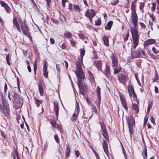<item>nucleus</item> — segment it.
I'll return each mask as SVG.
<instances>
[{
  "label": "nucleus",
  "instance_id": "f257e3e1",
  "mask_svg": "<svg viewBox=\"0 0 159 159\" xmlns=\"http://www.w3.org/2000/svg\"><path fill=\"white\" fill-rule=\"evenodd\" d=\"M12 22L15 27H16L17 30L20 32H21V29L23 34L25 36L30 34L29 32V29L28 26L25 24L24 25L22 24H21L20 26L17 21V18L15 16L13 17Z\"/></svg>",
  "mask_w": 159,
  "mask_h": 159
},
{
  "label": "nucleus",
  "instance_id": "f03ea898",
  "mask_svg": "<svg viewBox=\"0 0 159 159\" xmlns=\"http://www.w3.org/2000/svg\"><path fill=\"white\" fill-rule=\"evenodd\" d=\"M130 32L133 39V48L135 49L139 44V35L137 30L130 29Z\"/></svg>",
  "mask_w": 159,
  "mask_h": 159
},
{
  "label": "nucleus",
  "instance_id": "7ed1b4c3",
  "mask_svg": "<svg viewBox=\"0 0 159 159\" xmlns=\"http://www.w3.org/2000/svg\"><path fill=\"white\" fill-rule=\"evenodd\" d=\"M5 99V98H2L3 107L2 108H1V110L4 114L5 116L7 118H9L10 115V107L8 103Z\"/></svg>",
  "mask_w": 159,
  "mask_h": 159
},
{
  "label": "nucleus",
  "instance_id": "20e7f679",
  "mask_svg": "<svg viewBox=\"0 0 159 159\" xmlns=\"http://www.w3.org/2000/svg\"><path fill=\"white\" fill-rule=\"evenodd\" d=\"M126 119L129 129V133L131 135H132L134 134L133 125L135 126V120L132 116H127Z\"/></svg>",
  "mask_w": 159,
  "mask_h": 159
},
{
  "label": "nucleus",
  "instance_id": "39448f33",
  "mask_svg": "<svg viewBox=\"0 0 159 159\" xmlns=\"http://www.w3.org/2000/svg\"><path fill=\"white\" fill-rule=\"evenodd\" d=\"M78 85L79 89V93L84 96L88 92V88L85 84H83L81 81L77 82Z\"/></svg>",
  "mask_w": 159,
  "mask_h": 159
},
{
  "label": "nucleus",
  "instance_id": "423d86ee",
  "mask_svg": "<svg viewBox=\"0 0 159 159\" xmlns=\"http://www.w3.org/2000/svg\"><path fill=\"white\" fill-rule=\"evenodd\" d=\"M96 14L95 10L93 9H88L85 12L84 15L88 18L91 23H92L93 18Z\"/></svg>",
  "mask_w": 159,
  "mask_h": 159
},
{
  "label": "nucleus",
  "instance_id": "0eeeda50",
  "mask_svg": "<svg viewBox=\"0 0 159 159\" xmlns=\"http://www.w3.org/2000/svg\"><path fill=\"white\" fill-rule=\"evenodd\" d=\"M101 128L102 130L101 131L102 132V135L107 142H109V138L107 130L105 125L104 123H102L101 125Z\"/></svg>",
  "mask_w": 159,
  "mask_h": 159
},
{
  "label": "nucleus",
  "instance_id": "6e6552de",
  "mask_svg": "<svg viewBox=\"0 0 159 159\" xmlns=\"http://www.w3.org/2000/svg\"><path fill=\"white\" fill-rule=\"evenodd\" d=\"M141 49H137L136 50L134 51H131V58L133 59L135 58L139 57L141 55Z\"/></svg>",
  "mask_w": 159,
  "mask_h": 159
},
{
  "label": "nucleus",
  "instance_id": "1a4fd4ad",
  "mask_svg": "<svg viewBox=\"0 0 159 159\" xmlns=\"http://www.w3.org/2000/svg\"><path fill=\"white\" fill-rule=\"evenodd\" d=\"M111 58L112 60V67L118 66V60L117 56L116 54H112L111 56Z\"/></svg>",
  "mask_w": 159,
  "mask_h": 159
},
{
  "label": "nucleus",
  "instance_id": "9d476101",
  "mask_svg": "<svg viewBox=\"0 0 159 159\" xmlns=\"http://www.w3.org/2000/svg\"><path fill=\"white\" fill-rule=\"evenodd\" d=\"M129 97L132 98L133 96L134 98H137V95L135 93L134 88L132 85H129L127 86Z\"/></svg>",
  "mask_w": 159,
  "mask_h": 159
},
{
  "label": "nucleus",
  "instance_id": "9b49d317",
  "mask_svg": "<svg viewBox=\"0 0 159 159\" xmlns=\"http://www.w3.org/2000/svg\"><path fill=\"white\" fill-rule=\"evenodd\" d=\"M75 74L77 77V82L80 81H82L84 80V76L83 70H76Z\"/></svg>",
  "mask_w": 159,
  "mask_h": 159
},
{
  "label": "nucleus",
  "instance_id": "f8f14e48",
  "mask_svg": "<svg viewBox=\"0 0 159 159\" xmlns=\"http://www.w3.org/2000/svg\"><path fill=\"white\" fill-rule=\"evenodd\" d=\"M107 142L106 140H103L102 143V146L104 151L107 156H108L109 155V152L108 150V145L107 143Z\"/></svg>",
  "mask_w": 159,
  "mask_h": 159
},
{
  "label": "nucleus",
  "instance_id": "ddd939ff",
  "mask_svg": "<svg viewBox=\"0 0 159 159\" xmlns=\"http://www.w3.org/2000/svg\"><path fill=\"white\" fill-rule=\"evenodd\" d=\"M15 107L16 109L20 108L23 105V101L22 98L15 100Z\"/></svg>",
  "mask_w": 159,
  "mask_h": 159
},
{
  "label": "nucleus",
  "instance_id": "4468645a",
  "mask_svg": "<svg viewBox=\"0 0 159 159\" xmlns=\"http://www.w3.org/2000/svg\"><path fill=\"white\" fill-rule=\"evenodd\" d=\"M117 77L119 82L120 83L124 84L126 80V75L122 73H120L118 75Z\"/></svg>",
  "mask_w": 159,
  "mask_h": 159
},
{
  "label": "nucleus",
  "instance_id": "2eb2a0df",
  "mask_svg": "<svg viewBox=\"0 0 159 159\" xmlns=\"http://www.w3.org/2000/svg\"><path fill=\"white\" fill-rule=\"evenodd\" d=\"M0 4L2 7H4L7 13H10L11 9L10 7L7 5V4L6 3L4 2L1 0L0 1Z\"/></svg>",
  "mask_w": 159,
  "mask_h": 159
},
{
  "label": "nucleus",
  "instance_id": "dca6fc26",
  "mask_svg": "<svg viewBox=\"0 0 159 159\" xmlns=\"http://www.w3.org/2000/svg\"><path fill=\"white\" fill-rule=\"evenodd\" d=\"M47 62L46 61L45 62L43 68V76L46 78H48V72L47 71Z\"/></svg>",
  "mask_w": 159,
  "mask_h": 159
},
{
  "label": "nucleus",
  "instance_id": "f3484780",
  "mask_svg": "<svg viewBox=\"0 0 159 159\" xmlns=\"http://www.w3.org/2000/svg\"><path fill=\"white\" fill-rule=\"evenodd\" d=\"M53 106L54 110L56 113L57 119H58L59 110L58 104L57 103L54 102L53 103Z\"/></svg>",
  "mask_w": 159,
  "mask_h": 159
},
{
  "label": "nucleus",
  "instance_id": "a211bd4d",
  "mask_svg": "<svg viewBox=\"0 0 159 159\" xmlns=\"http://www.w3.org/2000/svg\"><path fill=\"white\" fill-rule=\"evenodd\" d=\"M39 97H36L33 96V99L34 103L38 107H40V105L43 103V101L38 98Z\"/></svg>",
  "mask_w": 159,
  "mask_h": 159
},
{
  "label": "nucleus",
  "instance_id": "6ab92c4d",
  "mask_svg": "<svg viewBox=\"0 0 159 159\" xmlns=\"http://www.w3.org/2000/svg\"><path fill=\"white\" fill-rule=\"evenodd\" d=\"M130 18L132 22L138 21V17L136 12H131Z\"/></svg>",
  "mask_w": 159,
  "mask_h": 159
},
{
  "label": "nucleus",
  "instance_id": "aec40b11",
  "mask_svg": "<svg viewBox=\"0 0 159 159\" xmlns=\"http://www.w3.org/2000/svg\"><path fill=\"white\" fill-rule=\"evenodd\" d=\"M104 44L107 47H109V38L107 35H104L102 38Z\"/></svg>",
  "mask_w": 159,
  "mask_h": 159
},
{
  "label": "nucleus",
  "instance_id": "412c9836",
  "mask_svg": "<svg viewBox=\"0 0 159 159\" xmlns=\"http://www.w3.org/2000/svg\"><path fill=\"white\" fill-rule=\"evenodd\" d=\"M156 43V40L154 39H150L146 40L144 42V45L148 46Z\"/></svg>",
  "mask_w": 159,
  "mask_h": 159
},
{
  "label": "nucleus",
  "instance_id": "4be33fe9",
  "mask_svg": "<svg viewBox=\"0 0 159 159\" xmlns=\"http://www.w3.org/2000/svg\"><path fill=\"white\" fill-rule=\"evenodd\" d=\"M50 124L52 125V127L54 128L57 127V120H55L54 116L52 117L49 120Z\"/></svg>",
  "mask_w": 159,
  "mask_h": 159
},
{
  "label": "nucleus",
  "instance_id": "5701e85b",
  "mask_svg": "<svg viewBox=\"0 0 159 159\" xmlns=\"http://www.w3.org/2000/svg\"><path fill=\"white\" fill-rule=\"evenodd\" d=\"M75 64L76 67V70H83L81 65L82 64L83 65V62H81V59H80L79 61H77Z\"/></svg>",
  "mask_w": 159,
  "mask_h": 159
},
{
  "label": "nucleus",
  "instance_id": "b1692460",
  "mask_svg": "<svg viewBox=\"0 0 159 159\" xmlns=\"http://www.w3.org/2000/svg\"><path fill=\"white\" fill-rule=\"evenodd\" d=\"M103 73L107 77H108L110 75L111 71H110V67L109 65H106V68Z\"/></svg>",
  "mask_w": 159,
  "mask_h": 159
},
{
  "label": "nucleus",
  "instance_id": "393cba45",
  "mask_svg": "<svg viewBox=\"0 0 159 159\" xmlns=\"http://www.w3.org/2000/svg\"><path fill=\"white\" fill-rule=\"evenodd\" d=\"M94 65L98 70L102 69V61L101 60L96 61L94 62Z\"/></svg>",
  "mask_w": 159,
  "mask_h": 159
},
{
  "label": "nucleus",
  "instance_id": "a878e982",
  "mask_svg": "<svg viewBox=\"0 0 159 159\" xmlns=\"http://www.w3.org/2000/svg\"><path fill=\"white\" fill-rule=\"evenodd\" d=\"M73 35L70 32L67 31L64 33V37L68 39H72Z\"/></svg>",
  "mask_w": 159,
  "mask_h": 159
},
{
  "label": "nucleus",
  "instance_id": "bb28decb",
  "mask_svg": "<svg viewBox=\"0 0 159 159\" xmlns=\"http://www.w3.org/2000/svg\"><path fill=\"white\" fill-rule=\"evenodd\" d=\"M113 22L112 20H110L107 24L106 26L105 27V29L106 30H110L113 24Z\"/></svg>",
  "mask_w": 159,
  "mask_h": 159
},
{
  "label": "nucleus",
  "instance_id": "cd10ccee",
  "mask_svg": "<svg viewBox=\"0 0 159 159\" xmlns=\"http://www.w3.org/2000/svg\"><path fill=\"white\" fill-rule=\"evenodd\" d=\"M70 148L68 145H67L65 151V154L66 158H68L70 157Z\"/></svg>",
  "mask_w": 159,
  "mask_h": 159
},
{
  "label": "nucleus",
  "instance_id": "c85d7f7f",
  "mask_svg": "<svg viewBox=\"0 0 159 159\" xmlns=\"http://www.w3.org/2000/svg\"><path fill=\"white\" fill-rule=\"evenodd\" d=\"M11 56H10V54L9 53H8L6 55V61L7 64L9 66H10L11 65Z\"/></svg>",
  "mask_w": 159,
  "mask_h": 159
},
{
  "label": "nucleus",
  "instance_id": "c756f323",
  "mask_svg": "<svg viewBox=\"0 0 159 159\" xmlns=\"http://www.w3.org/2000/svg\"><path fill=\"white\" fill-rule=\"evenodd\" d=\"M80 59H81V62H82L83 60V57L85 54V50L84 49V48H81L80 49Z\"/></svg>",
  "mask_w": 159,
  "mask_h": 159
},
{
  "label": "nucleus",
  "instance_id": "7c9ffc66",
  "mask_svg": "<svg viewBox=\"0 0 159 159\" xmlns=\"http://www.w3.org/2000/svg\"><path fill=\"white\" fill-rule=\"evenodd\" d=\"M14 153L13 154V159H16V157L17 159H20L19 156V153L16 149L14 148L13 149Z\"/></svg>",
  "mask_w": 159,
  "mask_h": 159
},
{
  "label": "nucleus",
  "instance_id": "2f4dec72",
  "mask_svg": "<svg viewBox=\"0 0 159 159\" xmlns=\"http://www.w3.org/2000/svg\"><path fill=\"white\" fill-rule=\"evenodd\" d=\"M38 89L40 96H43L44 95V91L42 85V84L39 85Z\"/></svg>",
  "mask_w": 159,
  "mask_h": 159
},
{
  "label": "nucleus",
  "instance_id": "473e14b6",
  "mask_svg": "<svg viewBox=\"0 0 159 159\" xmlns=\"http://www.w3.org/2000/svg\"><path fill=\"white\" fill-rule=\"evenodd\" d=\"M132 107L133 110L136 113H138L139 112V107L136 104H133L132 105Z\"/></svg>",
  "mask_w": 159,
  "mask_h": 159
},
{
  "label": "nucleus",
  "instance_id": "72a5a7b5",
  "mask_svg": "<svg viewBox=\"0 0 159 159\" xmlns=\"http://www.w3.org/2000/svg\"><path fill=\"white\" fill-rule=\"evenodd\" d=\"M136 2H132L131 8V12H136Z\"/></svg>",
  "mask_w": 159,
  "mask_h": 159
},
{
  "label": "nucleus",
  "instance_id": "f704fd0d",
  "mask_svg": "<svg viewBox=\"0 0 159 159\" xmlns=\"http://www.w3.org/2000/svg\"><path fill=\"white\" fill-rule=\"evenodd\" d=\"M142 155L144 159H147V149L146 146L144 147V150L142 152Z\"/></svg>",
  "mask_w": 159,
  "mask_h": 159
},
{
  "label": "nucleus",
  "instance_id": "c9c22d12",
  "mask_svg": "<svg viewBox=\"0 0 159 159\" xmlns=\"http://www.w3.org/2000/svg\"><path fill=\"white\" fill-rule=\"evenodd\" d=\"M101 88H100L99 86H98L97 89H96V92L97 93V96L98 99L101 98V92H100Z\"/></svg>",
  "mask_w": 159,
  "mask_h": 159
},
{
  "label": "nucleus",
  "instance_id": "e433bc0d",
  "mask_svg": "<svg viewBox=\"0 0 159 159\" xmlns=\"http://www.w3.org/2000/svg\"><path fill=\"white\" fill-rule=\"evenodd\" d=\"M89 75V79L90 81H93L94 80V78L92 73L90 71H88Z\"/></svg>",
  "mask_w": 159,
  "mask_h": 159
},
{
  "label": "nucleus",
  "instance_id": "4c0bfd02",
  "mask_svg": "<svg viewBox=\"0 0 159 159\" xmlns=\"http://www.w3.org/2000/svg\"><path fill=\"white\" fill-rule=\"evenodd\" d=\"M118 66L115 67V68L114 69V74H116L119 73L121 70V67L120 66L118 68Z\"/></svg>",
  "mask_w": 159,
  "mask_h": 159
},
{
  "label": "nucleus",
  "instance_id": "58836bf2",
  "mask_svg": "<svg viewBox=\"0 0 159 159\" xmlns=\"http://www.w3.org/2000/svg\"><path fill=\"white\" fill-rule=\"evenodd\" d=\"M13 95L12 96V97L14 99V100L16 99H17V98H21L20 97V95L18 93H16L14 91H13Z\"/></svg>",
  "mask_w": 159,
  "mask_h": 159
},
{
  "label": "nucleus",
  "instance_id": "ea45409f",
  "mask_svg": "<svg viewBox=\"0 0 159 159\" xmlns=\"http://www.w3.org/2000/svg\"><path fill=\"white\" fill-rule=\"evenodd\" d=\"M148 115H146L145 116L144 119V121L143 123V126L144 127L145 126H146L147 122H148Z\"/></svg>",
  "mask_w": 159,
  "mask_h": 159
},
{
  "label": "nucleus",
  "instance_id": "a19ab883",
  "mask_svg": "<svg viewBox=\"0 0 159 159\" xmlns=\"http://www.w3.org/2000/svg\"><path fill=\"white\" fill-rule=\"evenodd\" d=\"M152 107V102H149L148 103V107L147 109V115H148Z\"/></svg>",
  "mask_w": 159,
  "mask_h": 159
},
{
  "label": "nucleus",
  "instance_id": "79ce46f5",
  "mask_svg": "<svg viewBox=\"0 0 159 159\" xmlns=\"http://www.w3.org/2000/svg\"><path fill=\"white\" fill-rule=\"evenodd\" d=\"M74 9L75 11L77 12H80L81 10L79 6L76 4H74L73 6Z\"/></svg>",
  "mask_w": 159,
  "mask_h": 159
},
{
  "label": "nucleus",
  "instance_id": "37998d69",
  "mask_svg": "<svg viewBox=\"0 0 159 159\" xmlns=\"http://www.w3.org/2000/svg\"><path fill=\"white\" fill-rule=\"evenodd\" d=\"M95 22V25L97 26H100L101 24V20L99 18L97 19Z\"/></svg>",
  "mask_w": 159,
  "mask_h": 159
},
{
  "label": "nucleus",
  "instance_id": "c03bdc74",
  "mask_svg": "<svg viewBox=\"0 0 159 159\" xmlns=\"http://www.w3.org/2000/svg\"><path fill=\"white\" fill-rule=\"evenodd\" d=\"M122 105L124 108L126 110V111H128V107H127V105L126 102H121Z\"/></svg>",
  "mask_w": 159,
  "mask_h": 159
},
{
  "label": "nucleus",
  "instance_id": "a18cd8bd",
  "mask_svg": "<svg viewBox=\"0 0 159 159\" xmlns=\"http://www.w3.org/2000/svg\"><path fill=\"white\" fill-rule=\"evenodd\" d=\"M119 2V0H112L111 1V2L110 3V4L113 6H115Z\"/></svg>",
  "mask_w": 159,
  "mask_h": 159
},
{
  "label": "nucleus",
  "instance_id": "49530a36",
  "mask_svg": "<svg viewBox=\"0 0 159 159\" xmlns=\"http://www.w3.org/2000/svg\"><path fill=\"white\" fill-rule=\"evenodd\" d=\"M132 23L134 25V26L133 27L130 28V29H134L135 30H137V28L138 26V21L133 22H132Z\"/></svg>",
  "mask_w": 159,
  "mask_h": 159
},
{
  "label": "nucleus",
  "instance_id": "de8ad7c7",
  "mask_svg": "<svg viewBox=\"0 0 159 159\" xmlns=\"http://www.w3.org/2000/svg\"><path fill=\"white\" fill-rule=\"evenodd\" d=\"M156 4L155 2L152 3V7L151 8V10L152 11H154L156 9Z\"/></svg>",
  "mask_w": 159,
  "mask_h": 159
},
{
  "label": "nucleus",
  "instance_id": "09e8293b",
  "mask_svg": "<svg viewBox=\"0 0 159 159\" xmlns=\"http://www.w3.org/2000/svg\"><path fill=\"white\" fill-rule=\"evenodd\" d=\"M129 31L128 30V31L127 34L123 38L124 41H127L128 40V38L129 37Z\"/></svg>",
  "mask_w": 159,
  "mask_h": 159
},
{
  "label": "nucleus",
  "instance_id": "8fccbe9b",
  "mask_svg": "<svg viewBox=\"0 0 159 159\" xmlns=\"http://www.w3.org/2000/svg\"><path fill=\"white\" fill-rule=\"evenodd\" d=\"M159 78L158 75L157 73L155 75L154 77L152 79V81L153 82H155Z\"/></svg>",
  "mask_w": 159,
  "mask_h": 159
},
{
  "label": "nucleus",
  "instance_id": "3c124183",
  "mask_svg": "<svg viewBox=\"0 0 159 159\" xmlns=\"http://www.w3.org/2000/svg\"><path fill=\"white\" fill-rule=\"evenodd\" d=\"M120 100L121 102H126L125 98L123 95H120Z\"/></svg>",
  "mask_w": 159,
  "mask_h": 159
},
{
  "label": "nucleus",
  "instance_id": "603ef678",
  "mask_svg": "<svg viewBox=\"0 0 159 159\" xmlns=\"http://www.w3.org/2000/svg\"><path fill=\"white\" fill-rule=\"evenodd\" d=\"M54 138L56 142L57 143H59L60 139L59 137L57 135H55L54 136Z\"/></svg>",
  "mask_w": 159,
  "mask_h": 159
},
{
  "label": "nucleus",
  "instance_id": "864d4df0",
  "mask_svg": "<svg viewBox=\"0 0 159 159\" xmlns=\"http://www.w3.org/2000/svg\"><path fill=\"white\" fill-rule=\"evenodd\" d=\"M78 35L80 39H82L83 40H84L86 38L85 36L83 34H79Z\"/></svg>",
  "mask_w": 159,
  "mask_h": 159
},
{
  "label": "nucleus",
  "instance_id": "5fc2aeb1",
  "mask_svg": "<svg viewBox=\"0 0 159 159\" xmlns=\"http://www.w3.org/2000/svg\"><path fill=\"white\" fill-rule=\"evenodd\" d=\"M152 50L153 52L155 54H157L158 53V50L155 47H153L152 48Z\"/></svg>",
  "mask_w": 159,
  "mask_h": 159
},
{
  "label": "nucleus",
  "instance_id": "6e6d98bb",
  "mask_svg": "<svg viewBox=\"0 0 159 159\" xmlns=\"http://www.w3.org/2000/svg\"><path fill=\"white\" fill-rule=\"evenodd\" d=\"M70 44L72 45V47H75L76 44V42L74 40L72 39V40H70Z\"/></svg>",
  "mask_w": 159,
  "mask_h": 159
},
{
  "label": "nucleus",
  "instance_id": "4d7b16f0",
  "mask_svg": "<svg viewBox=\"0 0 159 159\" xmlns=\"http://www.w3.org/2000/svg\"><path fill=\"white\" fill-rule=\"evenodd\" d=\"M101 100V98L98 99V101L97 102L96 104L97 107L99 108H100V107Z\"/></svg>",
  "mask_w": 159,
  "mask_h": 159
},
{
  "label": "nucleus",
  "instance_id": "13d9d810",
  "mask_svg": "<svg viewBox=\"0 0 159 159\" xmlns=\"http://www.w3.org/2000/svg\"><path fill=\"white\" fill-rule=\"evenodd\" d=\"M34 68L33 69L34 70V71H36L37 70V62L36 61H34Z\"/></svg>",
  "mask_w": 159,
  "mask_h": 159
},
{
  "label": "nucleus",
  "instance_id": "bf43d9fd",
  "mask_svg": "<svg viewBox=\"0 0 159 159\" xmlns=\"http://www.w3.org/2000/svg\"><path fill=\"white\" fill-rule=\"evenodd\" d=\"M80 111V108L79 106H77L75 108V113H76L77 114V115H78Z\"/></svg>",
  "mask_w": 159,
  "mask_h": 159
},
{
  "label": "nucleus",
  "instance_id": "052dcab7",
  "mask_svg": "<svg viewBox=\"0 0 159 159\" xmlns=\"http://www.w3.org/2000/svg\"><path fill=\"white\" fill-rule=\"evenodd\" d=\"M144 2H141L140 3L139 5V9L141 10H142V9H143L144 7Z\"/></svg>",
  "mask_w": 159,
  "mask_h": 159
},
{
  "label": "nucleus",
  "instance_id": "680f3d73",
  "mask_svg": "<svg viewBox=\"0 0 159 159\" xmlns=\"http://www.w3.org/2000/svg\"><path fill=\"white\" fill-rule=\"evenodd\" d=\"M86 100L88 105H90L91 104V102L89 98V97H86Z\"/></svg>",
  "mask_w": 159,
  "mask_h": 159
},
{
  "label": "nucleus",
  "instance_id": "e2e57ef3",
  "mask_svg": "<svg viewBox=\"0 0 159 159\" xmlns=\"http://www.w3.org/2000/svg\"><path fill=\"white\" fill-rule=\"evenodd\" d=\"M1 134L4 139L6 137V134L3 131H1Z\"/></svg>",
  "mask_w": 159,
  "mask_h": 159
},
{
  "label": "nucleus",
  "instance_id": "0e129e2a",
  "mask_svg": "<svg viewBox=\"0 0 159 159\" xmlns=\"http://www.w3.org/2000/svg\"><path fill=\"white\" fill-rule=\"evenodd\" d=\"M61 48L63 49H66V44L65 43H63L61 46Z\"/></svg>",
  "mask_w": 159,
  "mask_h": 159
},
{
  "label": "nucleus",
  "instance_id": "69168bd1",
  "mask_svg": "<svg viewBox=\"0 0 159 159\" xmlns=\"http://www.w3.org/2000/svg\"><path fill=\"white\" fill-rule=\"evenodd\" d=\"M78 115H77V114H76V113L74 112L73 116V118L74 120H76L77 119Z\"/></svg>",
  "mask_w": 159,
  "mask_h": 159
},
{
  "label": "nucleus",
  "instance_id": "338daca9",
  "mask_svg": "<svg viewBox=\"0 0 159 159\" xmlns=\"http://www.w3.org/2000/svg\"><path fill=\"white\" fill-rule=\"evenodd\" d=\"M139 24L141 26V27L142 28L145 29L146 28V26L142 22H140Z\"/></svg>",
  "mask_w": 159,
  "mask_h": 159
},
{
  "label": "nucleus",
  "instance_id": "774afa93",
  "mask_svg": "<svg viewBox=\"0 0 159 159\" xmlns=\"http://www.w3.org/2000/svg\"><path fill=\"white\" fill-rule=\"evenodd\" d=\"M67 0H62L61 4L63 7H65V3Z\"/></svg>",
  "mask_w": 159,
  "mask_h": 159
}]
</instances>
